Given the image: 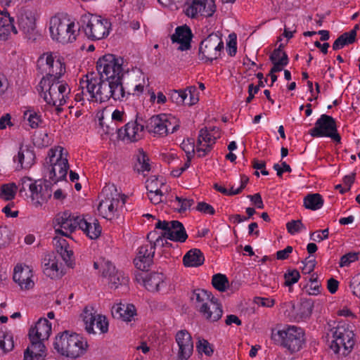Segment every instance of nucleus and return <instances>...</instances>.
I'll use <instances>...</instances> for the list:
<instances>
[{"mask_svg":"<svg viewBox=\"0 0 360 360\" xmlns=\"http://www.w3.org/2000/svg\"><path fill=\"white\" fill-rule=\"evenodd\" d=\"M58 228L55 227V232L63 236L69 238L70 233H72L78 226L91 239L98 238L101 233V226L97 222L94 223V231H90V224H87V219L79 216L75 217L68 212H64L57 215L56 218Z\"/></svg>","mask_w":360,"mask_h":360,"instance_id":"f257e3e1","label":"nucleus"},{"mask_svg":"<svg viewBox=\"0 0 360 360\" xmlns=\"http://www.w3.org/2000/svg\"><path fill=\"white\" fill-rule=\"evenodd\" d=\"M51 333V324L46 319H39L28 333L32 350L27 347L24 352L23 360H42L45 353L43 341L47 340Z\"/></svg>","mask_w":360,"mask_h":360,"instance_id":"f03ea898","label":"nucleus"},{"mask_svg":"<svg viewBox=\"0 0 360 360\" xmlns=\"http://www.w3.org/2000/svg\"><path fill=\"white\" fill-rule=\"evenodd\" d=\"M304 331L300 327L288 326L282 330L272 329L271 339L291 353L300 351L305 342Z\"/></svg>","mask_w":360,"mask_h":360,"instance_id":"7ed1b4c3","label":"nucleus"},{"mask_svg":"<svg viewBox=\"0 0 360 360\" xmlns=\"http://www.w3.org/2000/svg\"><path fill=\"white\" fill-rule=\"evenodd\" d=\"M85 79L80 81V85L82 89H86L91 98L99 101L101 103L108 101L110 98H120L118 93L114 92L112 86V79H108L103 77L99 79L85 76Z\"/></svg>","mask_w":360,"mask_h":360,"instance_id":"20e7f679","label":"nucleus"},{"mask_svg":"<svg viewBox=\"0 0 360 360\" xmlns=\"http://www.w3.org/2000/svg\"><path fill=\"white\" fill-rule=\"evenodd\" d=\"M328 330L333 338L330 345V349L335 354H341L344 356L348 355L354 345V334L352 330L349 329L348 325L340 322L336 326L331 327L328 323Z\"/></svg>","mask_w":360,"mask_h":360,"instance_id":"39448f33","label":"nucleus"},{"mask_svg":"<svg viewBox=\"0 0 360 360\" xmlns=\"http://www.w3.org/2000/svg\"><path fill=\"white\" fill-rule=\"evenodd\" d=\"M41 89V96L44 101L49 105H63L70 93V88L63 81L49 80L47 78H42L39 84Z\"/></svg>","mask_w":360,"mask_h":360,"instance_id":"423d86ee","label":"nucleus"},{"mask_svg":"<svg viewBox=\"0 0 360 360\" xmlns=\"http://www.w3.org/2000/svg\"><path fill=\"white\" fill-rule=\"evenodd\" d=\"M76 25L68 20L53 16L49 22V32L53 40L61 44L72 43L76 40L79 29Z\"/></svg>","mask_w":360,"mask_h":360,"instance_id":"0eeeda50","label":"nucleus"},{"mask_svg":"<svg viewBox=\"0 0 360 360\" xmlns=\"http://www.w3.org/2000/svg\"><path fill=\"white\" fill-rule=\"evenodd\" d=\"M124 59L113 54H105L101 57L96 63V69L100 77L108 79H115L117 77H123Z\"/></svg>","mask_w":360,"mask_h":360,"instance_id":"6e6552de","label":"nucleus"},{"mask_svg":"<svg viewBox=\"0 0 360 360\" xmlns=\"http://www.w3.org/2000/svg\"><path fill=\"white\" fill-rule=\"evenodd\" d=\"M309 134L313 137H330L338 143L341 140L338 133L335 120L325 114L321 115L316 120L315 127L309 130Z\"/></svg>","mask_w":360,"mask_h":360,"instance_id":"1a4fd4ad","label":"nucleus"},{"mask_svg":"<svg viewBox=\"0 0 360 360\" xmlns=\"http://www.w3.org/2000/svg\"><path fill=\"white\" fill-rule=\"evenodd\" d=\"M57 151V150L54 151L51 149L49 153V163L51 164L49 177L53 184H56L59 181L65 179L68 170L69 169L68 160L66 158L63 157L64 149L63 148H60V150H58L59 155L56 158V160H54L56 156V153ZM65 155H67L66 151H65Z\"/></svg>","mask_w":360,"mask_h":360,"instance_id":"9d476101","label":"nucleus"},{"mask_svg":"<svg viewBox=\"0 0 360 360\" xmlns=\"http://www.w3.org/2000/svg\"><path fill=\"white\" fill-rule=\"evenodd\" d=\"M224 49V42L217 34L212 33L203 39L199 46V58L200 60L212 62L220 55Z\"/></svg>","mask_w":360,"mask_h":360,"instance_id":"9b49d317","label":"nucleus"},{"mask_svg":"<svg viewBox=\"0 0 360 360\" xmlns=\"http://www.w3.org/2000/svg\"><path fill=\"white\" fill-rule=\"evenodd\" d=\"M114 186L105 187L101 193L104 199H102L98 206V211L103 217L107 219H112L120 203V195L113 194L112 189Z\"/></svg>","mask_w":360,"mask_h":360,"instance_id":"f8f14e48","label":"nucleus"},{"mask_svg":"<svg viewBox=\"0 0 360 360\" xmlns=\"http://www.w3.org/2000/svg\"><path fill=\"white\" fill-rule=\"evenodd\" d=\"M110 22L101 17L91 16L88 18L86 26H83L86 36L91 40H99L109 34Z\"/></svg>","mask_w":360,"mask_h":360,"instance_id":"ddd939ff","label":"nucleus"},{"mask_svg":"<svg viewBox=\"0 0 360 360\" xmlns=\"http://www.w3.org/2000/svg\"><path fill=\"white\" fill-rule=\"evenodd\" d=\"M174 120V117L166 114L154 115L147 120L145 128L149 133L166 136L169 133V125Z\"/></svg>","mask_w":360,"mask_h":360,"instance_id":"4468645a","label":"nucleus"},{"mask_svg":"<svg viewBox=\"0 0 360 360\" xmlns=\"http://www.w3.org/2000/svg\"><path fill=\"white\" fill-rule=\"evenodd\" d=\"M215 11L214 0H192L185 13L191 18H195L198 14L208 18L212 16Z\"/></svg>","mask_w":360,"mask_h":360,"instance_id":"2eb2a0df","label":"nucleus"},{"mask_svg":"<svg viewBox=\"0 0 360 360\" xmlns=\"http://www.w3.org/2000/svg\"><path fill=\"white\" fill-rule=\"evenodd\" d=\"M93 308H89L86 307L82 314L83 317V321L85 324V329L89 333H95L94 330V326L96 322V327L98 328L101 333H104L108 331V322L103 316L98 315V318H96L95 313H93Z\"/></svg>","mask_w":360,"mask_h":360,"instance_id":"dca6fc26","label":"nucleus"},{"mask_svg":"<svg viewBox=\"0 0 360 360\" xmlns=\"http://www.w3.org/2000/svg\"><path fill=\"white\" fill-rule=\"evenodd\" d=\"M150 244L143 245L139 249L137 256L134 260L135 266L143 271H148L153 263V258L155 254L154 243L150 240Z\"/></svg>","mask_w":360,"mask_h":360,"instance_id":"f3484780","label":"nucleus"},{"mask_svg":"<svg viewBox=\"0 0 360 360\" xmlns=\"http://www.w3.org/2000/svg\"><path fill=\"white\" fill-rule=\"evenodd\" d=\"M208 295H210L208 302H210L212 307L208 305L206 302L199 306V311L206 320L212 322L217 321L221 317L223 310L218 300L212 295V292H208Z\"/></svg>","mask_w":360,"mask_h":360,"instance_id":"a211bd4d","label":"nucleus"},{"mask_svg":"<svg viewBox=\"0 0 360 360\" xmlns=\"http://www.w3.org/2000/svg\"><path fill=\"white\" fill-rule=\"evenodd\" d=\"M45 62L49 68L48 72L43 78L58 81L65 72V63L60 57H53L51 53H46Z\"/></svg>","mask_w":360,"mask_h":360,"instance_id":"6ab92c4d","label":"nucleus"},{"mask_svg":"<svg viewBox=\"0 0 360 360\" xmlns=\"http://www.w3.org/2000/svg\"><path fill=\"white\" fill-rule=\"evenodd\" d=\"M18 27L24 37L30 42L35 41L40 36L36 30L35 19L31 14H21L18 18Z\"/></svg>","mask_w":360,"mask_h":360,"instance_id":"aec40b11","label":"nucleus"},{"mask_svg":"<svg viewBox=\"0 0 360 360\" xmlns=\"http://www.w3.org/2000/svg\"><path fill=\"white\" fill-rule=\"evenodd\" d=\"M176 342L179 347L178 360H187L193 351V343L190 333L186 330H179L176 335Z\"/></svg>","mask_w":360,"mask_h":360,"instance_id":"412c9836","label":"nucleus"},{"mask_svg":"<svg viewBox=\"0 0 360 360\" xmlns=\"http://www.w3.org/2000/svg\"><path fill=\"white\" fill-rule=\"evenodd\" d=\"M102 276L108 278L111 288H117L119 285H125L128 282V278L109 261L105 262Z\"/></svg>","mask_w":360,"mask_h":360,"instance_id":"4be33fe9","label":"nucleus"},{"mask_svg":"<svg viewBox=\"0 0 360 360\" xmlns=\"http://www.w3.org/2000/svg\"><path fill=\"white\" fill-rule=\"evenodd\" d=\"M193 34L191 30L187 25L177 27L175 32L171 36L173 43L179 44L178 48L180 51H186L191 49V41Z\"/></svg>","mask_w":360,"mask_h":360,"instance_id":"5701e85b","label":"nucleus"},{"mask_svg":"<svg viewBox=\"0 0 360 360\" xmlns=\"http://www.w3.org/2000/svg\"><path fill=\"white\" fill-rule=\"evenodd\" d=\"M88 347L87 341L78 334H70V340L66 356L76 359L84 354Z\"/></svg>","mask_w":360,"mask_h":360,"instance_id":"b1692460","label":"nucleus"},{"mask_svg":"<svg viewBox=\"0 0 360 360\" xmlns=\"http://www.w3.org/2000/svg\"><path fill=\"white\" fill-rule=\"evenodd\" d=\"M36 190H31V198L36 206L41 205L51 197V189L50 184L46 180L44 182L41 180L36 181Z\"/></svg>","mask_w":360,"mask_h":360,"instance_id":"393cba45","label":"nucleus"},{"mask_svg":"<svg viewBox=\"0 0 360 360\" xmlns=\"http://www.w3.org/2000/svg\"><path fill=\"white\" fill-rule=\"evenodd\" d=\"M31 276V271L28 266L22 267L21 265H17L15 267L13 279L21 289L29 290L33 287L34 282Z\"/></svg>","mask_w":360,"mask_h":360,"instance_id":"a878e982","label":"nucleus"},{"mask_svg":"<svg viewBox=\"0 0 360 360\" xmlns=\"http://www.w3.org/2000/svg\"><path fill=\"white\" fill-rule=\"evenodd\" d=\"M199 134L200 137H202V139L206 143L203 145L205 148H196L197 153H198V157L201 158L204 157L211 150L212 145L215 143L216 140L219 139L220 136L219 134L216 136L215 134H211L207 127L202 128L199 131Z\"/></svg>","mask_w":360,"mask_h":360,"instance_id":"bb28decb","label":"nucleus"},{"mask_svg":"<svg viewBox=\"0 0 360 360\" xmlns=\"http://www.w3.org/2000/svg\"><path fill=\"white\" fill-rule=\"evenodd\" d=\"M111 313L115 319L130 321L131 319L136 314V309L133 304H118L112 307Z\"/></svg>","mask_w":360,"mask_h":360,"instance_id":"cd10ccee","label":"nucleus"},{"mask_svg":"<svg viewBox=\"0 0 360 360\" xmlns=\"http://www.w3.org/2000/svg\"><path fill=\"white\" fill-rule=\"evenodd\" d=\"M13 22L14 19L10 16L8 12H5L3 16L0 17V40H6L11 32L14 34L18 33Z\"/></svg>","mask_w":360,"mask_h":360,"instance_id":"c85d7f7f","label":"nucleus"},{"mask_svg":"<svg viewBox=\"0 0 360 360\" xmlns=\"http://www.w3.org/2000/svg\"><path fill=\"white\" fill-rule=\"evenodd\" d=\"M171 228L170 233H167V239L179 243L186 240L188 235L181 222L176 220L172 221Z\"/></svg>","mask_w":360,"mask_h":360,"instance_id":"c756f323","label":"nucleus"},{"mask_svg":"<svg viewBox=\"0 0 360 360\" xmlns=\"http://www.w3.org/2000/svg\"><path fill=\"white\" fill-rule=\"evenodd\" d=\"M165 278L163 274L158 272L146 274L143 277L144 286L148 290L152 292L160 290V286L164 283Z\"/></svg>","mask_w":360,"mask_h":360,"instance_id":"7c9ffc66","label":"nucleus"},{"mask_svg":"<svg viewBox=\"0 0 360 360\" xmlns=\"http://www.w3.org/2000/svg\"><path fill=\"white\" fill-rule=\"evenodd\" d=\"M205 257L199 249H191L183 258L184 264L186 266H199L203 264Z\"/></svg>","mask_w":360,"mask_h":360,"instance_id":"2f4dec72","label":"nucleus"},{"mask_svg":"<svg viewBox=\"0 0 360 360\" xmlns=\"http://www.w3.org/2000/svg\"><path fill=\"white\" fill-rule=\"evenodd\" d=\"M70 340V334L68 330L59 333L55 338L53 347L57 352L63 356H66Z\"/></svg>","mask_w":360,"mask_h":360,"instance_id":"473e14b6","label":"nucleus"},{"mask_svg":"<svg viewBox=\"0 0 360 360\" xmlns=\"http://www.w3.org/2000/svg\"><path fill=\"white\" fill-rule=\"evenodd\" d=\"M145 126L139 123L137 120L134 122H128L124 126L125 135L133 141H137L141 138L140 132H142Z\"/></svg>","mask_w":360,"mask_h":360,"instance_id":"72a5a7b5","label":"nucleus"},{"mask_svg":"<svg viewBox=\"0 0 360 360\" xmlns=\"http://www.w3.org/2000/svg\"><path fill=\"white\" fill-rule=\"evenodd\" d=\"M149 159L146 153L142 150H139V153L136 155V162L134 165V170L138 173L144 174L145 172L150 170V165L148 163Z\"/></svg>","mask_w":360,"mask_h":360,"instance_id":"f704fd0d","label":"nucleus"},{"mask_svg":"<svg viewBox=\"0 0 360 360\" xmlns=\"http://www.w3.org/2000/svg\"><path fill=\"white\" fill-rule=\"evenodd\" d=\"M323 205V200L319 193L308 194L304 198V206L305 208L316 210Z\"/></svg>","mask_w":360,"mask_h":360,"instance_id":"c9c22d12","label":"nucleus"},{"mask_svg":"<svg viewBox=\"0 0 360 360\" xmlns=\"http://www.w3.org/2000/svg\"><path fill=\"white\" fill-rule=\"evenodd\" d=\"M313 308L314 301L311 299H302L296 318L299 320L309 319L312 314Z\"/></svg>","mask_w":360,"mask_h":360,"instance_id":"e433bc0d","label":"nucleus"},{"mask_svg":"<svg viewBox=\"0 0 360 360\" xmlns=\"http://www.w3.org/2000/svg\"><path fill=\"white\" fill-rule=\"evenodd\" d=\"M212 284L219 292H224L229 287V283L226 275L217 274L212 276Z\"/></svg>","mask_w":360,"mask_h":360,"instance_id":"4c0bfd02","label":"nucleus"},{"mask_svg":"<svg viewBox=\"0 0 360 360\" xmlns=\"http://www.w3.org/2000/svg\"><path fill=\"white\" fill-rule=\"evenodd\" d=\"M196 349L200 354H205L207 356H212L214 353V348L207 340L203 338H198L196 343Z\"/></svg>","mask_w":360,"mask_h":360,"instance_id":"58836bf2","label":"nucleus"},{"mask_svg":"<svg viewBox=\"0 0 360 360\" xmlns=\"http://www.w3.org/2000/svg\"><path fill=\"white\" fill-rule=\"evenodd\" d=\"M208 295V291L202 289H197L193 292V294L191 297V300L192 301H195L196 307L199 309V306H200L202 303L208 302L210 299Z\"/></svg>","mask_w":360,"mask_h":360,"instance_id":"ea45409f","label":"nucleus"},{"mask_svg":"<svg viewBox=\"0 0 360 360\" xmlns=\"http://www.w3.org/2000/svg\"><path fill=\"white\" fill-rule=\"evenodd\" d=\"M24 117L27 119L30 126L32 128H37L42 122L41 115L34 110H27L24 113Z\"/></svg>","mask_w":360,"mask_h":360,"instance_id":"a19ab883","label":"nucleus"},{"mask_svg":"<svg viewBox=\"0 0 360 360\" xmlns=\"http://www.w3.org/2000/svg\"><path fill=\"white\" fill-rule=\"evenodd\" d=\"M16 188L17 186L14 183L2 185L1 188V198L7 201L13 200L15 198Z\"/></svg>","mask_w":360,"mask_h":360,"instance_id":"79ce46f5","label":"nucleus"},{"mask_svg":"<svg viewBox=\"0 0 360 360\" xmlns=\"http://www.w3.org/2000/svg\"><path fill=\"white\" fill-rule=\"evenodd\" d=\"M123 77H117L115 79L112 80V86L113 87V89L115 90L114 92L118 93L120 98H112L115 101H122L124 98L126 96V91L125 88L124 87L122 80Z\"/></svg>","mask_w":360,"mask_h":360,"instance_id":"37998d69","label":"nucleus"},{"mask_svg":"<svg viewBox=\"0 0 360 360\" xmlns=\"http://www.w3.org/2000/svg\"><path fill=\"white\" fill-rule=\"evenodd\" d=\"M188 96V93L183 90H174L171 94L169 99L172 103L177 105L185 104Z\"/></svg>","mask_w":360,"mask_h":360,"instance_id":"c03bdc74","label":"nucleus"},{"mask_svg":"<svg viewBox=\"0 0 360 360\" xmlns=\"http://www.w3.org/2000/svg\"><path fill=\"white\" fill-rule=\"evenodd\" d=\"M14 347L13 338L2 333L0 335V348L4 352L11 351Z\"/></svg>","mask_w":360,"mask_h":360,"instance_id":"a18cd8bd","label":"nucleus"},{"mask_svg":"<svg viewBox=\"0 0 360 360\" xmlns=\"http://www.w3.org/2000/svg\"><path fill=\"white\" fill-rule=\"evenodd\" d=\"M300 278V272L297 269H289L284 274L285 285L291 286L297 283Z\"/></svg>","mask_w":360,"mask_h":360,"instance_id":"49530a36","label":"nucleus"},{"mask_svg":"<svg viewBox=\"0 0 360 360\" xmlns=\"http://www.w3.org/2000/svg\"><path fill=\"white\" fill-rule=\"evenodd\" d=\"M288 62L289 59L287 53H283V56L281 57L279 61L271 62L273 67L269 72V75L282 71L283 67L286 66L288 64Z\"/></svg>","mask_w":360,"mask_h":360,"instance_id":"de8ad7c7","label":"nucleus"},{"mask_svg":"<svg viewBox=\"0 0 360 360\" xmlns=\"http://www.w3.org/2000/svg\"><path fill=\"white\" fill-rule=\"evenodd\" d=\"M311 285H307L305 288L309 295H316L320 292L321 285L319 284L318 276L313 274L309 279Z\"/></svg>","mask_w":360,"mask_h":360,"instance_id":"09e8293b","label":"nucleus"},{"mask_svg":"<svg viewBox=\"0 0 360 360\" xmlns=\"http://www.w3.org/2000/svg\"><path fill=\"white\" fill-rule=\"evenodd\" d=\"M59 270L60 268L56 261H53L50 267H44V273L51 278L63 275L62 271L59 273Z\"/></svg>","mask_w":360,"mask_h":360,"instance_id":"8fccbe9b","label":"nucleus"},{"mask_svg":"<svg viewBox=\"0 0 360 360\" xmlns=\"http://www.w3.org/2000/svg\"><path fill=\"white\" fill-rule=\"evenodd\" d=\"M20 189L19 192L22 193V192H25L27 188L31 191V190H36V181H32V179L30 177L25 176L21 179L20 184H19Z\"/></svg>","mask_w":360,"mask_h":360,"instance_id":"3c124183","label":"nucleus"},{"mask_svg":"<svg viewBox=\"0 0 360 360\" xmlns=\"http://www.w3.org/2000/svg\"><path fill=\"white\" fill-rule=\"evenodd\" d=\"M184 91L188 93V96H189V101H187L186 100L185 105H193L199 101L198 94L195 86H190L187 87Z\"/></svg>","mask_w":360,"mask_h":360,"instance_id":"603ef678","label":"nucleus"},{"mask_svg":"<svg viewBox=\"0 0 360 360\" xmlns=\"http://www.w3.org/2000/svg\"><path fill=\"white\" fill-rule=\"evenodd\" d=\"M359 252H349L347 254L344 255L341 257L340 261V266H347L352 262L358 260Z\"/></svg>","mask_w":360,"mask_h":360,"instance_id":"864d4df0","label":"nucleus"},{"mask_svg":"<svg viewBox=\"0 0 360 360\" xmlns=\"http://www.w3.org/2000/svg\"><path fill=\"white\" fill-rule=\"evenodd\" d=\"M286 228L290 234H295V233L301 231L302 229H304V226L302 223V221L300 219L292 220L287 223Z\"/></svg>","mask_w":360,"mask_h":360,"instance_id":"5fc2aeb1","label":"nucleus"},{"mask_svg":"<svg viewBox=\"0 0 360 360\" xmlns=\"http://www.w3.org/2000/svg\"><path fill=\"white\" fill-rule=\"evenodd\" d=\"M147 189H148L147 188ZM148 196L150 199V202L155 205H157L162 202V191L156 188L155 191L153 190H148Z\"/></svg>","mask_w":360,"mask_h":360,"instance_id":"6e6d98bb","label":"nucleus"},{"mask_svg":"<svg viewBox=\"0 0 360 360\" xmlns=\"http://www.w3.org/2000/svg\"><path fill=\"white\" fill-rule=\"evenodd\" d=\"M155 229H161L164 232L160 236L167 238V233L171 231V221L158 220L155 224Z\"/></svg>","mask_w":360,"mask_h":360,"instance_id":"4d7b16f0","label":"nucleus"},{"mask_svg":"<svg viewBox=\"0 0 360 360\" xmlns=\"http://www.w3.org/2000/svg\"><path fill=\"white\" fill-rule=\"evenodd\" d=\"M349 287L352 290L353 295L360 297V274L352 278Z\"/></svg>","mask_w":360,"mask_h":360,"instance_id":"13d9d810","label":"nucleus"},{"mask_svg":"<svg viewBox=\"0 0 360 360\" xmlns=\"http://www.w3.org/2000/svg\"><path fill=\"white\" fill-rule=\"evenodd\" d=\"M196 210L204 214H214L215 212L214 207L205 202H198Z\"/></svg>","mask_w":360,"mask_h":360,"instance_id":"bf43d9fd","label":"nucleus"},{"mask_svg":"<svg viewBox=\"0 0 360 360\" xmlns=\"http://www.w3.org/2000/svg\"><path fill=\"white\" fill-rule=\"evenodd\" d=\"M292 252L293 248L288 245L284 250H278L276 252V259L278 260L287 259Z\"/></svg>","mask_w":360,"mask_h":360,"instance_id":"052dcab7","label":"nucleus"},{"mask_svg":"<svg viewBox=\"0 0 360 360\" xmlns=\"http://www.w3.org/2000/svg\"><path fill=\"white\" fill-rule=\"evenodd\" d=\"M73 252L70 250H67L60 255L61 258L65 262L66 265L69 267L73 268V260H72Z\"/></svg>","mask_w":360,"mask_h":360,"instance_id":"680f3d73","label":"nucleus"},{"mask_svg":"<svg viewBox=\"0 0 360 360\" xmlns=\"http://www.w3.org/2000/svg\"><path fill=\"white\" fill-rule=\"evenodd\" d=\"M316 234V238L318 241L320 242L321 240H326L328 238L329 230L328 229H326L321 231H317L316 232H313L310 234L311 239L314 240H317L316 238H313L314 236Z\"/></svg>","mask_w":360,"mask_h":360,"instance_id":"e2e57ef3","label":"nucleus"},{"mask_svg":"<svg viewBox=\"0 0 360 360\" xmlns=\"http://www.w3.org/2000/svg\"><path fill=\"white\" fill-rule=\"evenodd\" d=\"M248 198L252 202V203L256 206V207L262 209L264 208V203L261 197V195L258 193H255V195H248Z\"/></svg>","mask_w":360,"mask_h":360,"instance_id":"0e129e2a","label":"nucleus"},{"mask_svg":"<svg viewBox=\"0 0 360 360\" xmlns=\"http://www.w3.org/2000/svg\"><path fill=\"white\" fill-rule=\"evenodd\" d=\"M338 37L345 46L352 44L356 41L354 39V34L350 35L349 32H345Z\"/></svg>","mask_w":360,"mask_h":360,"instance_id":"69168bd1","label":"nucleus"},{"mask_svg":"<svg viewBox=\"0 0 360 360\" xmlns=\"http://www.w3.org/2000/svg\"><path fill=\"white\" fill-rule=\"evenodd\" d=\"M181 148L186 152L187 156L190 155V157H193L195 148L194 143L193 142H190L189 140H188L187 143L184 141L181 143Z\"/></svg>","mask_w":360,"mask_h":360,"instance_id":"338daca9","label":"nucleus"},{"mask_svg":"<svg viewBox=\"0 0 360 360\" xmlns=\"http://www.w3.org/2000/svg\"><path fill=\"white\" fill-rule=\"evenodd\" d=\"M339 286V282L333 278H330L327 281V288L331 294H334L337 292Z\"/></svg>","mask_w":360,"mask_h":360,"instance_id":"774afa93","label":"nucleus"}]
</instances>
